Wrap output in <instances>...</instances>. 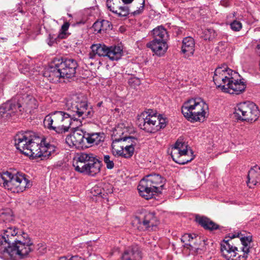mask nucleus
Segmentation results:
<instances>
[{"mask_svg":"<svg viewBox=\"0 0 260 260\" xmlns=\"http://www.w3.org/2000/svg\"><path fill=\"white\" fill-rule=\"evenodd\" d=\"M237 72L226 67H218L214 72L213 81L215 84L224 92L239 94L246 88L245 83L241 79H236Z\"/></svg>","mask_w":260,"mask_h":260,"instance_id":"5","label":"nucleus"},{"mask_svg":"<svg viewBox=\"0 0 260 260\" xmlns=\"http://www.w3.org/2000/svg\"><path fill=\"white\" fill-rule=\"evenodd\" d=\"M142 253L137 246L129 247L125 249L121 256V260H141Z\"/></svg>","mask_w":260,"mask_h":260,"instance_id":"23","label":"nucleus"},{"mask_svg":"<svg viewBox=\"0 0 260 260\" xmlns=\"http://www.w3.org/2000/svg\"><path fill=\"white\" fill-rule=\"evenodd\" d=\"M134 0H122L123 3L125 4H128L131 3Z\"/></svg>","mask_w":260,"mask_h":260,"instance_id":"45","label":"nucleus"},{"mask_svg":"<svg viewBox=\"0 0 260 260\" xmlns=\"http://www.w3.org/2000/svg\"><path fill=\"white\" fill-rule=\"evenodd\" d=\"M19 90L16 96L0 105V119L9 120L13 116L30 113L38 107V102L29 86L20 85Z\"/></svg>","mask_w":260,"mask_h":260,"instance_id":"4","label":"nucleus"},{"mask_svg":"<svg viewBox=\"0 0 260 260\" xmlns=\"http://www.w3.org/2000/svg\"><path fill=\"white\" fill-rule=\"evenodd\" d=\"M13 220L12 211L10 209H3L0 212V220L9 222Z\"/></svg>","mask_w":260,"mask_h":260,"instance_id":"30","label":"nucleus"},{"mask_svg":"<svg viewBox=\"0 0 260 260\" xmlns=\"http://www.w3.org/2000/svg\"><path fill=\"white\" fill-rule=\"evenodd\" d=\"M174 198H176V199H178L179 197H178L177 196H175Z\"/></svg>","mask_w":260,"mask_h":260,"instance_id":"49","label":"nucleus"},{"mask_svg":"<svg viewBox=\"0 0 260 260\" xmlns=\"http://www.w3.org/2000/svg\"><path fill=\"white\" fill-rule=\"evenodd\" d=\"M234 114L237 120L252 123L258 118L259 111L254 103L246 101L238 104Z\"/></svg>","mask_w":260,"mask_h":260,"instance_id":"11","label":"nucleus"},{"mask_svg":"<svg viewBox=\"0 0 260 260\" xmlns=\"http://www.w3.org/2000/svg\"><path fill=\"white\" fill-rule=\"evenodd\" d=\"M58 260H61V257L59 258Z\"/></svg>","mask_w":260,"mask_h":260,"instance_id":"51","label":"nucleus"},{"mask_svg":"<svg viewBox=\"0 0 260 260\" xmlns=\"http://www.w3.org/2000/svg\"><path fill=\"white\" fill-rule=\"evenodd\" d=\"M208 110V105L201 98L191 99L184 103L182 113L192 122L203 121Z\"/></svg>","mask_w":260,"mask_h":260,"instance_id":"6","label":"nucleus"},{"mask_svg":"<svg viewBox=\"0 0 260 260\" xmlns=\"http://www.w3.org/2000/svg\"><path fill=\"white\" fill-rule=\"evenodd\" d=\"M132 81L133 82H135L136 84H140V81L138 79H132L129 82L130 83H132Z\"/></svg>","mask_w":260,"mask_h":260,"instance_id":"43","label":"nucleus"},{"mask_svg":"<svg viewBox=\"0 0 260 260\" xmlns=\"http://www.w3.org/2000/svg\"><path fill=\"white\" fill-rule=\"evenodd\" d=\"M165 179L157 174H149L142 179L138 186L140 195L146 200L161 192Z\"/></svg>","mask_w":260,"mask_h":260,"instance_id":"7","label":"nucleus"},{"mask_svg":"<svg viewBox=\"0 0 260 260\" xmlns=\"http://www.w3.org/2000/svg\"><path fill=\"white\" fill-rule=\"evenodd\" d=\"M153 39L167 41L169 35L167 30L162 26H158L152 30Z\"/></svg>","mask_w":260,"mask_h":260,"instance_id":"28","label":"nucleus"},{"mask_svg":"<svg viewBox=\"0 0 260 260\" xmlns=\"http://www.w3.org/2000/svg\"><path fill=\"white\" fill-rule=\"evenodd\" d=\"M85 141V132L79 129L74 131L66 138L67 144L71 148L77 149L87 148Z\"/></svg>","mask_w":260,"mask_h":260,"instance_id":"17","label":"nucleus"},{"mask_svg":"<svg viewBox=\"0 0 260 260\" xmlns=\"http://www.w3.org/2000/svg\"><path fill=\"white\" fill-rule=\"evenodd\" d=\"M166 119L160 115L157 116L151 110L144 111L138 116L137 124L143 131L154 133L166 126Z\"/></svg>","mask_w":260,"mask_h":260,"instance_id":"10","label":"nucleus"},{"mask_svg":"<svg viewBox=\"0 0 260 260\" xmlns=\"http://www.w3.org/2000/svg\"><path fill=\"white\" fill-rule=\"evenodd\" d=\"M195 43L194 39L190 37H185L182 40L181 52L186 56L192 55L194 51Z\"/></svg>","mask_w":260,"mask_h":260,"instance_id":"25","label":"nucleus"},{"mask_svg":"<svg viewBox=\"0 0 260 260\" xmlns=\"http://www.w3.org/2000/svg\"><path fill=\"white\" fill-rule=\"evenodd\" d=\"M101 161L92 153L82 152L78 154L73 166L76 171L91 176L100 172Z\"/></svg>","mask_w":260,"mask_h":260,"instance_id":"8","label":"nucleus"},{"mask_svg":"<svg viewBox=\"0 0 260 260\" xmlns=\"http://www.w3.org/2000/svg\"><path fill=\"white\" fill-rule=\"evenodd\" d=\"M64 108L69 113L56 111L46 115L43 121L44 126L61 134L68 132L71 126L73 128L81 126L83 119L92 115V111L88 108L85 101L69 99L66 102Z\"/></svg>","mask_w":260,"mask_h":260,"instance_id":"1","label":"nucleus"},{"mask_svg":"<svg viewBox=\"0 0 260 260\" xmlns=\"http://www.w3.org/2000/svg\"><path fill=\"white\" fill-rule=\"evenodd\" d=\"M31 185L22 173L12 174L9 172L0 173V186L12 192H22Z\"/></svg>","mask_w":260,"mask_h":260,"instance_id":"9","label":"nucleus"},{"mask_svg":"<svg viewBox=\"0 0 260 260\" xmlns=\"http://www.w3.org/2000/svg\"><path fill=\"white\" fill-rule=\"evenodd\" d=\"M57 67L59 68L62 74V78H71L74 76L77 68V63L73 59H56Z\"/></svg>","mask_w":260,"mask_h":260,"instance_id":"15","label":"nucleus"},{"mask_svg":"<svg viewBox=\"0 0 260 260\" xmlns=\"http://www.w3.org/2000/svg\"><path fill=\"white\" fill-rule=\"evenodd\" d=\"M103 24H108V21L103 20L102 21H97L94 22L92 25V28L94 29V31H96L97 33H101L102 25Z\"/></svg>","mask_w":260,"mask_h":260,"instance_id":"34","label":"nucleus"},{"mask_svg":"<svg viewBox=\"0 0 260 260\" xmlns=\"http://www.w3.org/2000/svg\"><path fill=\"white\" fill-rule=\"evenodd\" d=\"M230 27L233 31H239L241 29L242 24L240 21L234 20L230 23Z\"/></svg>","mask_w":260,"mask_h":260,"instance_id":"36","label":"nucleus"},{"mask_svg":"<svg viewBox=\"0 0 260 260\" xmlns=\"http://www.w3.org/2000/svg\"><path fill=\"white\" fill-rule=\"evenodd\" d=\"M57 62L55 59L49 67L46 68L43 72V76L50 82H58L60 78H62V74L59 68L57 67Z\"/></svg>","mask_w":260,"mask_h":260,"instance_id":"20","label":"nucleus"},{"mask_svg":"<svg viewBox=\"0 0 260 260\" xmlns=\"http://www.w3.org/2000/svg\"><path fill=\"white\" fill-rule=\"evenodd\" d=\"M110 27V23H109V21H108V24H103V25H102V27L101 28H102V32L106 31L107 29V27Z\"/></svg>","mask_w":260,"mask_h":260,"instance_id":"42","label":"nucleus"},{"mask_svg":"<svg viewBox=\"0 0 260 260\" xmlns=\"http://www.w3.org/2000/svg\"><path fill=\"white\" fill-rule=\"evenodd\" d=\"M47 44L50 46H52L55 42V39H54L51 35H49L47 39Z\"/></svg>","mask_w":260,"mask_h":260,"instance_id":"40","label":"nucleus"},{"mask_svg":"<svg viewBox=\"0 0 260 260\" xmlns=\"http://www.w3.org/2000/svg\"><path fill=\"white\" fill-rule=\"evenodd\" d=\"M221 254L226 260H244V257L238 254V248L231 243V240H224L220 245Z\"/></svg>","mask_w":260,"mask_h":260,"instance_id":"16","label":"nucleus"},{"mask_svg":"<svg viewBox=\"0 0 260 260\" xmlns=\"http://www.w3.org/2000/svg\"><path fill=\"white\" fill-rule=\"evenodd\" d=\"M105 139L103 133L85 132V142L87 148L94 145H98L103 142Z\"/></svg>","mask_w":260,"mask_h":260,"instance_id":"22","label":"nucleus"},{"mask_svg":"<svg viewBox=\"0 0 260 260\" xmlns=\"http://www.w3.org/2000/svg\"><path fill=\"white\" fill-rule=\"evenodd\" d=\"M234 204H238V203H236V202H235V203H234Z\"/></svg>","mask_w":260,"mask_h":260,"instance_id":"50","label":"nucleus"},{"mask_svg":"<svg viewBox=\"0 0 260 260\" xmlns=\"http://www.w3.org/2000/svg\"><path fill=\"white\" fill-rule=\"evenodd\" d=\"M102 104H103V102H99V103H98L97 106L100 107L102 105Z\"/></svg>","mask_w":260,"mask_h":260,"instance_id":"46","label":"nucleus"},{"mask_svg":"<svg viewBox=\"0 0 260 260\" xmlns=\"http://www.w3.org/2000/svg\"><path fill=\"white\" fill-rule=\"evenodd\" d=\"M107 46L105 44H96L91 46V52L89 54V57L91 59L95 58L96 55L98 56H106Z\"/></svg>","mask_w":260,"mask_h":260,"instance_id":"27","label":"nucleus"},{"mask_svg":"<svg viewBox=\"0 0 260 260\" xmlns=\"http://www.w3.org/2000/svg\"><path fill=\"white\" fill-rule=\"evenodd\" d=\"M126 131L123 128V124H118L115 127L112 136V142H117V144L132 147L135 148L137 144V139L133 137H122Z\"/></svg>","mask_w":260,"mask_h":260,"instance_id":"13","label":"nucleus"},{"mask_svg":"<svg viewBox=\"0 0 260 260\" xmlns=\"http://www.w3.org/2000/svg\"><path fill=\"white\" fill-rule=\"evenodd\" d=\"M112 12L120 17H125L129 14V9L126 6L120 7L118 11L114 9V11Z\"/></svg>","mask_w":260,"mask_h":260,"instance_id":"33","label":"nucleus"},{"mask_svg":"<svg viewBox=\"0 0 260 260\" xmlns=\"http://www.w3.org/2000/svg\"><path fill=\"white\" fill-rule=\"evenodd\" d=\"M196 238V235L194 234H185L182 236L181 241L182 243H184L185 247H186L187 248H189V247H192L191 243L194 242V240Z\"/></svg>","mask_w":260,"mask_h":260,"instance_id":"31","label":"nucleus"},{"mask_svg":"<svg viewBox=\"0 0 260 260\" xmlns=\"http://www.w3.org/2000/svg\"><path fill=\"white\" fill-rule=\"evenodd\" d=\"M32 242L27 234L15 226L3 230L0 235V258L4 260H20L32 250Z\"/></svg>","mask_w":260,"mask_h":260,"instance_id":"2","label":"nucleus"},{"mask_svg":"<svg viewBox=\"0 0 260 260\" xmlns=\"http://www.w3.org/2000/svg\"><path fill=\"white\" fill-rule=\"evenodd\" d=\"M171 155L174 161L180 165L190 162L194 157L190 148L185 142L179 139L172 146Z\"/></svg>","mask_w":260,"mask_h":260,"instance_id":"12","label":"nucleus"},{"mask_svg":"<svg viewBox=\"0 0 260 260\" xmlns=\"http://www.w3.org/2000/svg\"><path fill=\"white\" fill-rule=\"evenodd\" d=\"M111 147L112 154L116 157L130 158L135 151V148L129 146L117 144V142H112Z\"/></svg>","mask_w":260,"mask_h":260,"instance_id":"19","label":"nucleus"},{"mask_svg":"<svg viewBox=\"0 0 260 260\" xmlns=\"http://www.w3.org/2000/svg\"><path fill=\"white\" fill-rule=\"evenodd\" d=\"M107 6L111 11H114V7L112 6L111 0H107Z\"/></svg>","mask_w":260,"mask_h":260,"instance_id":"41","label":"nucleus"},{"mask_svg":"<svg viewBox=\"0 0 260 260\" xmlns=\"http://www.w3.org/2000/svg\"><path fill=\"white\" fill-rule=\"evenodd\" d=\"M61 260H84V259L77 255H69L61 257Z\"/></svg>","mask_w":260,"mask_h":260,"instance_id":"38","label":"nucleus"},{"mask_svg":"<svg viewBox=\"0 0 260 260\" xmlns=\"http://www.w3.org/2000/svg\"><path fill=\"white\" fill-rule=\"evenodd\" d=\"M228 237L231 240L236 237L240 238L242 245L241 248L243 252L242 257H244V260H246L251 248V243L252 240V236L250 234L245 236L241 232H237L235 233H230Z\"/></svg>","mask_w":260,"mask_h":260,"instance_id":"18","label":"nucleus"},{"mask_svg":"<svg viewBox=\"0 0 260 260\" xmlns=\"http://www.w3.org/2000/svg\"><path fill=\"white\" fill-rule=\"evenodd\" d=\"M113 160V157L109 155H105L104 156L103 160L107 169H112L114 168V164Z\"/></svg>","mask_w":260,"mask_h":260,"instance_id":"35","label":"nucleus"},{"mask_svg":"<svg viewBox=\"0 0 260 260\" xmlns=\"http://www.w3.org/2000/svg\"><path fill=\"white\" fill-rule=\"evenodd\" d=\"M247 184L250 188L253 186L260 185V167L255 166L249 171Z\"/></svg>","mask_w":260,"mask_h":260,"instance_id":"24","label":"nucleus"},{"mask_svg":"<svg viewBox=\"0 0 260 260\" xmlns=\"http://www.w3.org/2000/svg\"><path fill=\"white\" fill-rule=\"evenodd\" d=\"M122 52V49L120 46H107L106 56L111 60H117L121 58Z\"/></svg>","mask_w":260,"mask_h":260,"instance_id":"26","label":"nucleus"},{"mask_svg":"<svg viewBox=\"0 0 260 260\" xmlns=\"http://www.w3.org/2000/svg\"><path fill=\"white\" fill-rule=\"evenodd\" d=\"M192 10H194L195 12H198L199 8H194L192 9Z\"/></svg>","mask_w":260,"mask_h":260,"instance_id":"47","label":"nucleus"},{"mask_svg":"<svg viewBox=\"0 0 260 260\" xmlns=\"http://www.w3.org/2000/svg\"><path fill=\"white\" fill-rule=\"evenodd\" d=\"M142 3L141 4V6L138 8V9L135 11L133 12L134 15H138L141 14L144 10V7L145 5V1L144 0H141Z\"/></svg>","mask_w":260,"mask_h":260,"instance_id":"39","label":"nucleus"},{"mask_svg":"<svg viewBox=\"0 0 260 260\" xmlns=\"http://www.w3.org/2000/svg\"><path fill=\"white\" fill-rule=\"evenodd\" d=\"M216 32L212 28H207L203 31L202 38L205 40H211L216 36Z\"/></svg>","mask_w":260,"mask_h":260,"instance_id":"32","label":"nucleus"},{"mask_svg":"<svg viewBox=\"0 0 260 260\" xmlns=\"http://www.w3.org/2000/svg\"><path fill=\"white\" fill-rule=\"evenodd\" d=\"M70 26V24L68 22H64L61 26L60 29L59 34L58 37L60 38H64L66 35V31L68 30Z\"/></svg>","mask_w":260,"mask_h":260,"instance_id":"37","label":"nucleus"},{"mask_svg":"<svg viewBox=\"0 0 260 260\" xmlns=\"http://www.w3.org/2000/svg\"><path fill=\"white\" fill-rule=\"evenodd\" d=\"M142 216V217H136V219L139 224L138 229L149 232L155 230L158 224V221L154 213L146 212Z\"/></svg>","mask_w":260,"mask_h":260,"instance_id":"14","label":"nucleus"},{"mask_svg":"<svg viewBox=\"0 0 260 260\" xmlns=\"http://www.w3.org/2000/svg\"><path fill=\"white\" fill-rule=\"evenodd\" d=\"M198 222L204 228L209 230H216L218 228V225L206 217H200L197 218Z\"/></svg>","mask_w":260,"mask_h":260,"instance_id":"29","label":"nucleus"},{"mask_svg":"<svg viewBox=\"0 0 260 260\" xmlns=\"http://www.w3.org/2000/svg\"><path fill=\"white\" fill-rule=\"evenodd\" d=\"M187 1L188 0H173V1L176 3H183Z\"/></svg>","mask_w":260,"mask_h":260,"instance_id":"44","label":"nucleus"},{"mask_svg":"<svg viewBox=\"0 0 260 260\" xmlns=\"http://www.w3.org/2000/svg\"><path fill=\"white\" fill-rule=\"evenodd\" d=\"M146 46L158 56H163L168 48L167 41L159 40L158 39H153L147 43Z\"/></svg>","mask_w":260,"mask_h":260,"instance_id":"21","label":"nucleus"},{"mask_svg":"<svg viewBox=\"0 0 260 260\" xmlns=\"http://www.w3.org/2000/svg\"><path fill=\"white\" fill-rule=\"evenodd\" d=\"M15 142L17 149L27 156L42 157L43 159L57 153L56 147L54 145L36 137L31 132L18 134L15 137Z\"/></svg>","mask_w":260,"mask_h":260,"instance_id":"3","label":"nucleus"},{"mask_svg":"<svg viewBox=\"0 0 260 260\" xmlns=\"http://www.w3.org/2000/svg\"><path fill=\"white\" fill-rule=\"evenodd\" d=\"M29 69V68L26 67V68H25V71H27V70Z\"/></svg>","mask_w":260,"mask_h":260,"instance_id":"48","label":"nucleus"}]
</instances>
